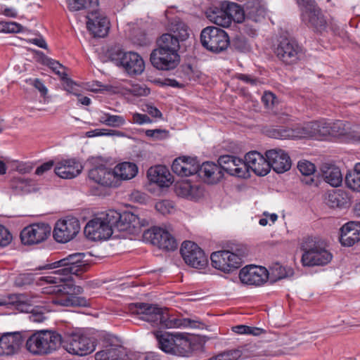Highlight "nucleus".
Listing matches in <instances>:
<instances>
[{
  "instance_id": "obj_22",
  "label": "nucleus",
  "mask_w": 360,
  "mask_h": 360,
  "mask_svg": "<svg viewBox=\"0 0 360 360\" xmlns=\"http://www.w3.org/2000/svg\"><path fill=\"white\" fill-rule=\"evenodd\" d=\"M218 163L222 172L224 171L230 175L240 178L247 176L245 164L243 160L237 157L229 155H222L219 157Z\"/></svg>"
},
{
  "instance_id": "obj_30",
  "label": "nucleus",
  "mask_w": 360,
  "mask_h": 360,
  "mask_svg": "<svg viewBox=\"0 0 360 360\" xmlns=\"http://www.w3.org/2000/svg\"><path fill=\"white\" fill-rule=\"evenodd\" d=\"M340 242L342 245L352 247L360 240V222L351 221L340 229Z\"/></svg>"
},
{
  "instance_id": "obj_10",
  "label": "nucleus",
  "mask_w": 360,
  "mask_h": 360,
  "mask_svg": "<svg viewBox=\"0 0 360 360\" xmlns=\"http://www.w3.org/2000/svg\"><path fill=\"white\" fill-rule=\"evenodd\" d=\"M200 41L204 48L213 53L226 50L230 44L228 34L222 29L210 26L200 33Z\"/></svg>"
},
{
  "instance_id": "obj_8",
  "label": "nucleus",
  "mask_w": 360,
  "mask_h": 360,
  "mask_svg": "<svg viewBox=\"0 0 360 360\" xmlns=\"http://www.w3.org/2000/svg\"><path fill=\"white\" fill-rule=\"evenodd\" d=\"M111 210L102 213L99 217L90 220L84 227L86 236L91 240H102L108 239L115 228L112 221Z\"/></svg>"
},
{
  "instance_id": "obj_35",
  "label": "nucleus",
  "mask_w": 360,
  "mask_h": 360,
  "mask_svg": "<svg viewBox=\"0 0 360 360\" xmlns=\"http://www.w3.org/2000/svg\"><path fill=\"white\" fill-rule=\"evenodd\" d=\"M328 133V122L325 120L307 123L301 128V134L303 135V138L320 139L327 136Z\"/></svg>"
},
{
  "instance_id": "obj_44",
  "label": "nucleus",
  "mask_w": 360,
  "mask_h": 360,
  "mask_svg": "<svg viewBox=\"0 0 360 360\" xmlns=\"http://www.w3.org/2000/svg\"><path fill=\"white\" fill-rule=\"evenodd\" d=\"M325 200L326 203L333 208L342 207L346 203L343 193L340 190L328 192Z\"/></svg>"
},
{
  "instance_id": "obj_41",
  "label": "nucleus",
  "mask_w": 360,
  "mask_h": 360,
  "mask_svg": "<svg viewBox=\"0 0 360 360\" xmlns=\"http://www.w3.org/2000/svg\"><path fill=\"white\" fill-rule=\"evenodd\" d=\"M292 274L293 270L291 268L275 263L271 265L268 271V278L270 277L273 281H276L291 276Z\"/></svg>"
},
{
  "instance_id": "obj_53",
  "label": "nucleus",
  "mask_w": 360,
  "mask_h": 360,
  "mask_svg": "<svg viewBox=\"0 0 360 360\" xmlns=\"http://www.w3.org/2000/svg\"><path fill=\"white\" fill-rule=\"evenodd\" d=\"M297 168L304 176L313 175L316 170L315 165L307 160L300 161L297 165Z\"/></svg>"
},
{
  "instance_id": "obj_50",
  "label": "nucleus",
  "mask_w": 360,
  "mask_h": 360,
  "mask_svg": "<svg viewBox=\"0 0 360 360\" xmlns=\"http://www.w3.org/2000/svg\"><path fill=\"white\" fill-rule=\"evenodd\" d=\"M24 31V27L15 22H1L0 32L20 33Z\"/></svg>"
},
{
  "instance_id": "obj_14",
  "label": "nucleus",
  "mask_w": 360,
  "mask_h": 360,
  "mask_svg": "<svg viewBox=\"0 0 360 360\" xmlns=\"http://www.w3.org/2000/svg\"><path fill=\"white\" fill-rule=\"evenodd\" d=\"M210 259L212 266L224 273H230L238 269L243 263L240 255L229 250L214 252Z\"/></svg>"
},
{
  "instance_id": "obj_48",
  "label": "nucleus",
  "mask_w": 360,
  "mask_h": 360,
  "mask_svg": "<svg viewBox=\"0 0 360 360\" xmlns=\"http://www.w3.org/2000/svg\"><path fill=\"white\" fill-rule=\"evenodd\" d=\"M232 330L240 335H252L259 336L265 333V330L261 328L252 327L245 325H238L232 328Z\"/></svg>"
},
{
  "instance_id": "obj_13",
  "label": "nucleus",
  "mask_w": 360,
  "mask_h": 360,
  "mask_svg": "<svg viewBox=\"0 0 360 360\" xmlns=\"http://www.w3.org/2000/svg\"><path fill=\"white\" fill-rule=\"evenodd\" d=\"M80 229L79 221L75 217L59 219L53 229V238L58 243H65L75 238Z\"/></svg>"
},
{
  "instance_id": "obj_6",
  "label": "nucleus",
  "mask_w": 360,
  "mask_h": 360,
  "mask_svg": "<svg viewBox=\"0 0 360 360\" xmlns=\"http://www.w3.org/2000/svg\"><path fill=\"white\" fill-rule=\"evenodd\" d=\"M301 249L303 251L302 263L304 266H323L329 263L332 254L326 250L322 243L316 241L312 237L304 238Z\"/></svg>"
},
{
  "instance_id": "obj_27",
  "label": "nucleus",
  "mask_w": 360,
  "mask_h": 360,
  "mask_svg": "<svg viewBox=\"0 0 360 360\" xmlns=\"http://www.w3.org/2000/svg\"><path fill=\"white\" fill-rule=\"evenodd\" d=\"M86 27L94 37H104L110 29L108 19L98 12L91 13L87 17Z\"/></svg>"
},
{
  "instance_id": "obj_34",
  "label": "nucleus",
  "mask_w": 360,
  "mask_h": 360,
  "mask_svg": "<svg viewBox=\"0 0 360 360\" xmlns=\"http://www.w3.org/2000/svg\"><path fill=\"white\" fill-rule=\"evenodd\" d=\"M175 193L179 197L196 200L202 195L203 189L198 185L192 184L189 181H181L175 184Z\"/></svg>"
},
{
  "instance_id": "obj_36",
  "label": "nucleus",
  "mask_w": 360,
  "mask_h": 360,
  "mask_svg": "<svg viewBox=\"0 0 360 360\" xmlns=\"http://www.w3.org/2000/svg\"><path fill=\"white\" fill-rule=\"evenodd\" d=\"M321 175L324 181L333 187H338L342 182L340 169L333 165L323 164L321 167Z\"/></svg>"
},
{
  "instance_id": "obj_49",
  "label": "nucleus",
  "mask_w": 360,
  "mask_h": 360,
  "mask_svg": "<svg viewBox=\"0 0 360 360\" xmlns=\"http://www.w3.org/2000/svg\"><path fill=\"white\" fill-rule=\"evenodd\" d=\"M246 16L254 22H259L264 16V9L259 4H255L247 8Z\"/></svg>"
},
{
  "instance_id": "obj_46",
  "label": "nucleus",
  "mask_w": 360,
  "mask_h": 360,
  "mask_svg": "<svg viewBox=\"0 0 360 360\" xmlns=\"http://www.w3.org/2000/svg\"><path fill=\"white\" fill-rule=\"evenodd\" d=\"M348 127L347 124L341 120H337L334 122H328V135L333 136H342L347 134Z\"/></svg>"
},
{
  "instance_id": "obj_56",
  "label": "nucleus",
  "mask_w": 360,
  "mask_h": 360,
  "mask_svg": "<svg viewBox=\"0 0 360 360\" xmlns=\"http://www.w3.org/2000/svg\"><path fill=\"white\" fill-rule=\"evenodd\" d=\"M12 240V235L9 231L0 224V247H6Z\"/></svg>"
},
{
  "instance_id": "obj_42",
  "label": "nucleus",
  "mask_w": 360,
  "mask_h": 360,
  "mask_svg": "<svg viewBox=\"0 0 360 360\" xmlns=\"http://www.w3.org/2000/svg\"><path fill=\"white\" fill-rule=\"evenodd\" d=\"M271 136L274 139H279L303 138V135L301 134V128L291 129L287 127H280L274 129L271 131Z\"/></svg>"
},
{
  "instance_id": "obj_19",
  "label": "nucleus",
  "mask_w": 360,
  "mask_h": 360,
  "mask_svg": "<svg viewBox=\"0 0 360 360\" xmlns=\"http://www.w3.org/2000/svg\"><path fill=\"white\" fill-rule=\"evenodd\" d=\"M150 62L157 69L169 70L175 68L179 62L178 53L156 49L150 54Z\"/></svg>"
},
{
  "instance_id": "obj_63",
  "label": "nucleus",
  "mask_w": 360,
  "mask_h": 360,
  "mask_svg": "<svg viewBox=\"0 0 360 360\" xmlns=\"http://www.w3.org/2000/svg\"><path fill=\"white\" fill-rule=\"evenodd\" d=\"M53 165L54 162L53 160L48 161L38 167L35 171V174L37 175H41L44 172L50 170Z\"/></svg>"
},
{
  "instance_id": "obj_40",
  "label": "nucleus",
  "mask_w": 360,
  "mask_h": 360,
  "mask_svg": "<svg viewBox=\"0 0 360 360\" xmlns=\"http://www.w3.org/2000/svg\"><path fill=\"white\" fill-rule=\"evenodd\" d=\"M98 120L101 124L114 128L121 127L126 124V119L123 116L103 111L100 112Z\"/></svg>"
},
{
  "instance_id": "obj_21",
  "label": "nucleus",
  "mask_w": 360,
  "mask_h": 360,
  "mask_svg": "<svg viewBox=\"0 0 360 360\" xmlns=\"http://www.w3.org/2000/svg\"><path fill=\"white\" fill-rule=\"evenodd\" d=\"M239 278L243 283L260 285L268 279V271L262 266H245L240 271Z\"/></svg>"
},
{
  "instance_id": "obj_61",
  "label": "nucleus",
  "mask_w": 360,
  "mask_h": 360,
  "mask_svg": "<svg viewBox=\"0 0 360 360\" xmlns=\"http://www.w3.org/2000/svg\"><path fill=\"white\" fill-rule=\"evenodd\" d=\"M166 130H162L160 129H148L146 131V135L148 137L154 138V139H162L163 135L167 134Z\"/></svg>"
},
{
  "instance_id": "obj_5",
  "label": "nucleus",
  "mask_w": 360,
  "mask_h": 360,
  "mask_svg": "<svg viewBox=\"0 0 360 360\" xmlns=\"http://www.w3.org/2000/svg\"><path fill=\"white\" fill-rule=\"evenodd\" d=\"M207 18L213 23L229 27L232 22L241 23L245 20V11L238 4L229 1H222L212 6L206 12Z\"/></svg>"
},
{
  "instance_id": "obj_26",
  "label": "nucleus",
  "mask_w": 360,
  "mask_h": 360,
  "mask_svg": "<svg viewBox=\"0 0 360 360\" xmlns=\"http://www.w3.org/2000/svg\"><path fill=\"white\" fill-rule=\"evenodd\" d=\"M301 18L305 25L317 32H321L326 27V20L316 4L304 10Z\"/></svg>"
},
{
  "instance_id": "obj_58",
  "label": "nucleus",
  "mask_w": 360,
  "mask_h": 360,
  "mask_svg": "<svg viewBox=\"0 0 360 360\" xmlns=\"http://www.w3.org/2000/svg\"><path fill=\"white\" fill-rule=\"evenodd\" d=\"M131 122L133 123L141 125L143 124L151 123L152 120L146 114H141L139 112H135L132 115V121Z\"/></svg>"
},
{
  "instance_id": "obj_9",
  "label": "nucleus",
  "mask_w": 360,
  "mask_h": 360,
  "mask_svg": "<svg viewBox=\"0 0 360 360\" xmlns=\"http://www.w3.org/2000/svg\"><path fill=\"white\" fill-rule=\"evenodd\" d=\"M110 216L118 231H126L131 234L139 233L141 229L148 226L150 221V218L141 217L131 212H124L121 214L111 210Z\"/></svg>"
},
{
  "instance_id": "obj_2",
  "label": "nucleus",
  "mask_w": 360,
  "mask_h": 360,
  "mask_svg": "<svg viewBox=\"0 0 360 360\" xmlns=\"http://www.w3.org/2000/svg\"><path fill=\"white\" fill-rule=\"evenodd\" d=\"M131 310L139 314L140 319L150 323L154 327L160 328H198V321L185 318H180L172 313L167 308L158 307L148 303H136L131 307Z\"/></svg>"
},
{
  "instance_id": "obj_4",
  "label": "nucleus",
  "mask_w": 360,
  "mask_h": 360,
  "mask_svg": "<svg viewBox=\"0 0 360 360\" xmlns=\"http://www.w3.org/2000/svg\"><path fill=\"white\" fill-rule=\"evenodd\" d=\"M160 349L162 352L179 356H189L193 349L187 336L179 332L156 330L153 332Z\"/></svg>"
},
{
  "instance_id": "obj_32",
  "label": "nucleus",
  "mask_w": 360,
  "mask_h": 360,
  "mask_svg": "<svg viewBox=\"0 0 360 360\" xmlns=\"http://www.w3.org/2000/svg\"><path fill=\"white\" fill-rule=\"evenodd\" d=\"M148 180L160 187H168L172 183V174L169 169L163 165L151 167L147 172Z\"/></svg>"
},
{
  "instance_id": "obj_43",
  "label": "nucleus",
  "mask_w": 360,
  "mask_h": 360,
  "mask_svg": "<svg viewBox=\"0 0 360 360\" xmlns=\"http://www.w3.org/2000/svg\"><path fill=\"white\" fill-rule=\"evenodd\" d=\"M345 184L351 190L360 192V162L355 165L352 172L347 174Z\"/></svg>"
},
{
  "instance_id": "obj_47",
  "label": "nucleus",
  "mask_w": 360,
  "mask_h": 360,
  "mask_svg": "<svg viewBox=\"0 0 360 360\" xmlns=\"http://www.w3.org/2000/svg\"><path fill=\"white\" fill-rule=\"evenodd\" d=\"M98 0H68L70 11H77L96 6Z\"/></svg>"
},
{
  "instance_id": "obj_39",
  "label": "nucleus",
  "mask_w": 360,
  "mask_h": 360,
  "mask_svg": "<svg viewBox=\"0 0 360 360\" xmlns=\"http://www.w3.org/2000/svg\"><path fill=\"white\" fill-rule=\"evenodd\" d=\"M158 49L174 53H178L179 49V39L171 33L162 34L158 40Z\"/></svg>"
},
{
  "instance_id": "obj_62",
  "label": "nucleus",
  "mask_w": 360,
  "mask_h": 360,
  "mask_svg": "<svg viewBox=\"0 0 360 360\" xmlns=\"http://www.w3.org/2000/svg\"><path fill=\"white\" fill-rule=\"evenodd\" d=\"M237 78L245 83L250 84L252 86L257 85L259 83V80L250 75L238 74Z\"/></svg>"
},
{
  "instance_id": "obj_59",
  "label": "nucleus",
  "mask_w": 360,
  "mask_h": 360,
  "mask_svg": "<svg viewBox=\"0 0 360 360\" xmlns=\"http://www.w3.org/2000/svg\"><path fill=\"white\" fill-rule=\"evenodd\" d=\"M183 72L186 75V79L195 81L199 77V72L193 70L190 65L183 67Z\"/></svg>"
},
{
  "instance_id": "obj_54",
  "label": "nucleus",
  "mask_w": 360,
  "mask_h": 360,
  "mask_svg": "<svg viewBox=\"0 0 360 360\" xmlns=\"http://www.w3.org/2000/svg\"><path fill=\"white\" fill-rule=\"evenodd\" d=\"M155 209L161 214H166L173 211L174 205L172 202L168 200H162L155 204Z\"/></svg>"
},
{
  "instance_id": "obj_51",
  "label": "nucleus",
  "mask_w": 360,
  "mask_h": 360,
  "mask_svg": "<svg viewBox=\"0 0 360 360\" xmlns=\"http://www.w3.org/2000/svg\"><path fill=\"white\" fill-rule=\"evenodd\" d=\"M127 91L135 96H146L150 94V89L145 84H131Z\"/></svg>"
},
{
  "instance_id": "obj_25",
  "label": "nucleus",
  "mask_w": 360,
  "mask_h": 360,
  "mask_svg": "<svg viewBox=\"0 0 360 360\" xmlns=\"http://www.w3.org/2000/svg\"><path fill=\"white\" fill-rule=\"evenodd\" d=\"M82 163L75 158L64 159L58 162L55 166V173L62 179H73L82 171Z\"/></svg>"
},
{
  "instance_id": "obj_23",
  "label": "nucleus",
  "mask_w": 360,
  "mask_h": 360,
  "mask_svg": "<svg viewBox=\"0 0 360 360\" xmlns=\"http://www.w3.org/2000/svg\"><path fill=\"white\" fill-rule=\"evenodd\" d=\"M244 164H245L247 173L248 169H251L258 176H265L270 172V166L266 157L264 158L257 151L248 153L245 156Z\"/></svg>"
},
{
  "instance_id": "obj_11",
  "label": "nucleus",
  "mask_w": 360,
  "mask_h": 360,
  "mask_svg": "<svg viewBox=\"0 0 360 360\" xmlns=\"http://www.w3.org/2000/svg\"><path fill=\"white\" fill-rule=\"evenodd\" d=\"M110 58L117 65H121L129 75H139L145 68L142 58L135 52H124L119 47L110 51Z\"/></svg>"
},
{
  "instance_id": "obj_60",
  "label": "nucleus",
  "mask_w": 360,
  "mask_h": 360,
  "mask_svg": "<svg viewBox=\"0 0 360 360\" xmlns=\"http://www.w3.org/2000/svg\"><path fill=\"white\" fill-rule=\"evenodd\" d=\"M110 130L108 129H96L86 132V136L89 138L96 136H110Z\"/></svg>"
},
{
  "instance_id": "obj_57",
  "label": "nucleus",
  "mask_w": 360,
  "mask_h": 360,
  "mask_svg": "<svg viewBox=\"0 0 360 360\" xmlns=\"http://www.w3.org/2000/svg\"><path fill=\"white\" fill-rule=\"evenodd\" d=\"M262 101L267 108H271L277 103V98L271 92L266 91L262 96Z\"/></svg>"
},
{
  "instance_id": "obj_55",
  "label": "nucleus",
  "mask_w": 360,
  "mask_h": 360,
  "mask_svg": "<svg viewBox=\"0 0 360 360\" xmlns=\"http://www.w3.org/2000/svg\"><path fill=\"white\" fill-rule=\"evenodd\" d=\"M62 80L64 82V88L68 92L79 96V86L75 82L68 78V75L66 78H63Z\"/></svg>"
},
{
  "instance_id": "obj_31",
  "label": "nucleus",
  "mask_w": 360,
  "mask_h": 360,
  "mask_svg": "<svg viewBox=\"0 0 360 360\" xmlns=\"http://www.w3.org/2000/svg\"><path fill=\"white\" fill-rule=\"evenodd\" d=\"M197 174L203 181L208 184L218 183L224 176V172L219 166L212 162H205L199 166Z\"/></svg>"
},
{
  "instance_id": "obj_64",
  "label": "nucleus",
  "mask_w": 360,
  "mask_h": 360,
  "mask_svg": "<svg viewBox=\"0 0 360 360\" xmlns=\"http://www.w3.org/2000/svg\"><path fill=\"white\" fill-rule=\"evenodd\" d=\"M297 4H298L301 13L304 10L309 9V7H312L316 5V3L314 0H296Z\"/></svg>"
},
{
  "instance_id": "obj_52",
  "label": "nucleus",
  "mask_w": 360,
  "mask_h": 360,
  "mask_svg": "<svg viewBox=\"0 0 360 360\" xmlns=\"http://www.w3.org/2000/svg\"><path fill=\"white\" fill-rule=\"evenodd\" d=\"M46 64L61 79L66 78L67 74L65 72V68L58 61L48 58L46 59Z\"/></svg>"
},
{
  "instance_id": "obj_1",
  "label": "nucleus",
  "mask_w": 360,
  "mask_h": 360,
  "mask_svg": "<svg viewBox=\"0 0 360 360\" xmlns=\"http://www.w3.org/2000/svg\"><path fill=\"white\" fill-rule=\"evenodd\" d=\"M84 253H74L57 262L37 268L38 270L52 269L60 267L58 270L53 271L50 275L35 278L33 273H23L18 275L14 283L18 287H26L36 281L38 285L57 283L60 281L68 280L70 274H78L85 269L86 266L83 262Z\"/></svg>"
},
{
  "instance_id": "obj_29",
  "label": "nucleus",
  "mask_w": 360,
  "mask_h": 360,
  "mask_svg": "<svg viewBox=\"0 0 360 360\" xmlns=\"http://www.w3.org/2000/svg\"><path fill=\"white\" fill-rule=\"evenodd\" d=\"M23 342L21 333H6L0 338V355H11L15 353Z\"/></svg>"
},
{
  "instance_id": "obj_16",
  "label": "nucleus",
  "mask_w": 360,
  "mask_h": 360,
  "mask_svg": "<svg viewBox=\"0 0 360 360\" xmlns=\"http://www.w3.org/2000/svg\"><path fill=\"white\" fill-rule=\"evenodd\" d=\"M51 231V227L46 223L32 224L22 229L20 239L25 245L39 244L48 238Z\"/></svg>"
},
{
  "instance_id": "obj_38",
  "label": "nucleus",
  "mask_w": 360,
  "mask_h": 360,
  "mask_svg": "<svg viewBox=\"0 0 360 360\" xmlns=\"http://www.w3.org/2000/svg\"><path fill=\"white\" fill-rule=\"evenodd\" d=\"M168 30L180 41H185L188 37V26L179 18L171 19L167 25Z\"/></svg>"
},
{
  "instance_id": "obj_24",
  "label": "nucleus",
  "mask_w": 360,
  "mask_h": 360,
  "mask_svg": "<svg viewBox=\"0 0 360 360\" xmlns=\"http://www.w3.org/2000/svg\"><path fill=\"white\" fill-rule=\"evenodd\" d=\"M16 309L23 313H29V320L34 323H42L46 320L44 309L42 307H34L31 300H28L23 295H20L17 297Z\"/></svg>"
},
{
  "instance_id": "obj_33",
  "label": "nucleus",
  "mask_w": 360,
  "mask_h": 360,
  "mask_svg": "<svg viewBox=\"0 0 360 360\" xmlns=\"http://www.w3.org/2000/svg\"><path fill=\"white\" fill-rule=\"evenodd\" d=\"M89 179L94 183L103 186L115 185L113 172L104 165L95 167L89 170Z\"/></svg>"
},
{
  "instance_id": "obj_15",
  "label": "nucleus",
  "mask_w": 360,
  "mask_h": 360,
  "mask_svg": "<svg viewBox=\"0 0 360 360\" xmlns=\"http://www.w3.org/2000/svg\"><path fill=\"white\" fill-rule=\"evenodd\" d=\"M186 264L195 269H202L207 264V258L203 250L195 243L184 241L180 250Z\"/></svg>"
},
{
  "instance_id": "obj_12",
  "label": "nucleus",
  "mask_w": 360,
  "mask_h": 360,
  "mask_svg": "<svg viewBox=\"0 0 360 360\" xmlns=\"http://www.w3.org/2000/svg\"><path fill=\"white\" fill-rule=\"evenodd\" d=\"M61 345L68 352L78 356L87 355L95 349L94 342L79 331L68 333Z\"/></svg>"
},
{
  "instance_id": "obj_3",
  "label": "nucleus",
  "mask_w": 360,
  "mask_h": 360,
  "mask_svg": "<svg viewBox=\"0 0 360 360\" xmlns=\"http://www.w3.org/2000/svg\"><path fill=\"white\" fill-rule=\"evenodd\" d=\"M85 257V255L84 256ZM86 268L78 274H70L68 280L65 281H60L57 283L49 284L42 288V292L44 294L56 295L53 297L50 302L56 305L63 307H88L89 302L85 297L76 296L73 294L76 287L70 282L72 281L73 275L79 276L86 271L89 268V265L84 259Z\"/></svg>"
},
{
  "instance_id": "obj_45",
  "label": "nucleus",
  "mask_w": 360,
  "mask_h": 360,
  "mask_svg": "<svg viewBox=\"0 0 360 360\" xmlns=\"http://www.w3.org/2000/svg\"><path fill=\"white\" fill-rule=\"evenodd\" d=\"M121 356V349L115 347L107 348L95 354L96 360H120Z\"/></svg>"
},
{
  "instance_id": "obj_28",
  "label": "nucleus",
  "mask_w": 360,
  "mask_h": 360,
  "mask_svg": "<svg viewBox=\"0 0 360 360\" xmlns=\"http://www.w3.org/2000/svg\"><path fill=\"white\" fill-rule=\"evenodd\" d=\"M199 166L196 158L179 157L174 160L172 169L179 176H188L197 174Z\"/></svg>"
},
{
  "instance_id": "obj_7",
  "label": "nucleus",
  "mask_w": 360,
  "mask_h": 360,
  "mask_svg": "<svg viewBox=\"0 0 360 360\" xmlns=\"http://www.w3.org/2000/svg\"><path fill=\"white\" fill-rule=\"evenodd\" d=\"M62 343L60 334L41 330L32 334L26 341V348L34 354H45L55 351Z\"/></svg>"
},
{
  "instance_id": "obj_18",
  "label": "nucleus",
  "mask_w": 360,
  "mask_h": 360,
  "mask_svg": "<svg viewBox=\"0 0 360 360\" xmlns=\"http://www.w3.org/2000/svg\"><path fill=\"white\" fill-rule=\"evenodd\" d=\"M276 53L284 63L291 65L300 60L302 55V49L296 41L283 39L278 45Z\"/></svg>"
},
{
  "instance_id": "obj_17",
  "label": "nucleus",
  "mask_w": 360,
  "mask_h": 360,
  "mask_svg": "<svg viewBox=\"0 0 360 360\" xmlns=\"http://www.w3.org/2000/svg\"><path fill=\"white\" fill-rule=\"evenodd\" d=\"M144 238L160 249L173 251L177 248L175 238L167 231L159 228L153 227L143 233Z\"/></svg>"
},
{
  "instance_id": "obj_20",
  "label": "nucleus",
  "mask_w": 360,
  "mask_h": 360,
  "mask_svg": "<svg viewBox=\"0 0 360 360\" xmlns=\"http://www.w3.org/2000/svg\"><path fill=\"white\" fill-rule=\"evenodd\" d=\"M266 157L270 169L276 173L282 174L288 171L291 167V160L287 153L282 149H271L266 152Z\"/></svg>"
},
{
  "instance_id": "obj_37",
  "label": "nucleus",
  "mask_w": 360,
  "mask_h": 360,
  "mask_svg": "<svg viewBox=\"0 0 360 360\" xmlns=\"http://www.w3.org/2000/svg\"><path fill=\"white\" fill-rule=\"evenodd\" d=\"M114 180L117 178L122 180H129L134 178L138 172V167L135 163L124 162L116 165L113 170Z\"/></svg>"
}]
</instances>
